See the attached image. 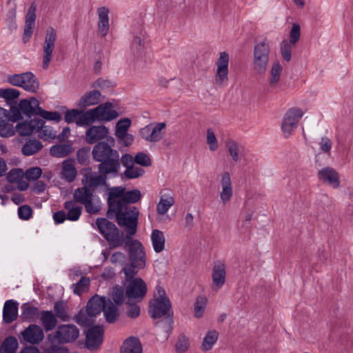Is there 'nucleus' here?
Wrapping results in <instances>:
<instances>
[{"instance_id": "a211bd4d", "label": "nucleus", "mask_w": 353, "mask_h": 353, "mask_svg": "<svg viewBox=\"0 0 353 353\" xmlns=\"http://www.w3.org/2000/svg\"><path fill=\"white\" fill-rule=\"evenodd\" d=\"M21 335L28 343L37 345L44 339L43 329L38 325L31 324L21 332Z\"/></svg>"}, {"instance_id": "6e6552de", "label": "nucleus", "mask_w": 353, "mask_h": 353, "mask_svg": "<svg viewBox=\"0 0 353 353\" xmlns=\"http://www.w3.org/2000/svg\"><path fill=\"white\" fill-rule=\"evenodd\" d=\"M79 336V330L72 324L61 325L55 332L48 335L50 343H68L74 341Z\"/></svg>"}, {"instance_id": "6e6d98bb", "label": "nucleus", "mask_w": 353, "mask_h": 353, "mask_svg": "<svg viewBox=\"0 0 353 353\" xmlns=\"http://www.w3.org/2000/svg\"><path fill=\"white\" fill-rule=\"evenodd\" d=\"M206 142L210 151H216L219 148L218 140L212 129L209 128L206 134Z\"/></svg>"}, {"instance_id": "20e7f679", "label": "nucleus", "mask_w": 353, "mask_h": 353, "mask_svg": "<svg viewBox=\"0 0 353 353\" xmlns=\"http://www.w3.org/2000/svg\"><path fill=\"white\" fill-rule=\"evenodd\" d=\"M118 117L119 114L114 109L113 105L110 102H105L84 112L77 121V125L89 126L95 121L108 122Z\"/></svg>"}, {"instance_id": "a19ab883", "label": "nucleus", "mask_w": 353, "mask_h": 353, "mask_svg": "<svg viewBox=\"0 0 353 353\" xmlns=\"http://www.w3.org/2000/svg\"><path fill=\"white\" fill-rule=\"evenodd\" d=\"M219 333L216 330H210L208 332L201 344L202 350L204 351L211 350L217 341Z\"/></svg>"}, {"instance_id": "ddd939ff", "label": "nucleus", "mask_w": 353, "mask_h": 353, "mask_svg": "<svg viewBox=\"0 0 353 353\" xmlns=\"http://www.w3.org/2000/svg\"><path fill=\"white\" fill-rule=\"evenodd\" d=\"M230 57L225 52L219 53V57L216 61V71L214 77V82L220 88L225 86L228 83V65Z\"/></svg>"}, {"instance_id": "9d476101", "label": "nucleus", "mask_w": 353, "mask_h": 353, "mask_svg": "<svg viewBox=\"0 0 353 353\" xmlns=\"http://www.w3.org/2000/svg\"><path fill=\"white\" fill-rule=\"evenodd\" d=\"M304 114V111L299 108H290L285 114L282 124L281 130L284 137L288 138L297 128L300 119Z\"/></svg>"}, {"instance_id": "393cba45", "label": "nucleus", "mask_w": 353, "mask_h": 353, "mask_svg": "<svg viewBox=\"0 0 353 353\" xmlns=\"http://www.w3.org/2000/svg\"><path fill=\"white\" fill-rule=\"evenodd\" d=\"M18 305L19 303L10 299L4 303L3 308V322L10 324L17 320L18 316Z\"/></svg>"}, {"instance_id": "f257e3e1", "label": "nucleus", "mask_w": 353, "mask_h": 353, "mask_svg": "<svg viewBox=\"0 0 353 353\" xmlns=\"http://www.w3.org/2000/svg\"><path fill=\"white\" fill-rule=\"evenodd\" d=\"M141 198V193L137 189L126 191L124 187L117 186L108 190V215L115 216L118 225L125 229L126 235L132 236L137 232L139 211L130 204L138 202Z\"/></svg>"}, {"instance_id": "bf43d9fd", "label": "nucleus", "mask_w": 353, "mask_h": 353, "mask_svg": "<svg viewBox=\"0 0 353 353\" xmlns=\"http://www.w3.org/2000/svg\"><path fill=\"white\" fill-rule=\"evenodd\" d=\"M189 339L184 335L179 336L176 343V351L178 353H184L189 348Z\"/></svg>"}, {"instance_id": "423d86ee", "label": "nucleus", "mask_w": 353, "mask_h": 353, "mask_svg": "<svg viewBox=\"0 0 353 353\" xmlns=\"http://www.w3.org/2000/svg\"><path fill=\"white\" fill-rule=\"evenodd\" d=\"M96 225L111 248H116L123 244L125 237L120 234L114 223L105 218H98L96 221Z\"/></svg>"}, {"instance_id": "774afa93", "label": "nucleus", "mask_w": 353, "mask_h": 353, "mask_svg": "<svg viewBox=\"0 0 353 353\" xmlns=\"http://www.w3.org/2000/svg\"><path fill=\"white\" fill-rule=\"evenodd\" d=\"M51 345L43 350V353H68V350L63 346L57 345V343H50Z\"/></svg>"}, {"instance_id": "2eb2a0df", "label": "nucleus", "mask_w": 353, "mask_h": 353, "mask_svg": "<svg viewBox=\"0 0 353 353\" xmlns=\"http://www.w3.org/2000/svg\"><path fill=\"white\" fill-rule=\"evenodd\" d=\"M85 132V141L88 144H94L101 142L102 140L109 139V129L103 125H89Z\"/></svg>"}, {"instance_id": "dca6fc26", "label": "nucleus", "mask_w": 353, "mask_h": 353, "mask_svg": "<svg viewBox=\"0 0 353 353\" xmlns=\"http://www.w3.org/2000/svg\"><path fill=\"white\" fill-rule=\"evenodd\" d=\"M104 330L101 325L89 328L85 333V345L90 350H97L103 340Z\"/></svg>"}, {"instance_id": "5fc2aeb1", "label": "nucleus", "mask_w": 353, "mask_h": 353, "mask_svg": "<svg viewBox=\"0 0 353 353\" xmlns=\"http://www.w3.org/2000/svg\"><path fill=\"white\" fill-rule=\"evenodd\" d=\"M92 317L88 316L86 311H80L75 317V321L80 325L88 327L93 323Z\"/></svg>"}, {"instance_id": "69168bd1", "label": "nucleus", "mask_w": 353, "mask_h": 353, "mask_svg": "<svg viewBox=\"0 0 353 353\" xmlns=\"http://www.w3.org/2000/svg\"><path fill=\"white\" fill-rule=\"evenodd\" d=\"M300 26L297 23H294L290 32V40L288 41L296 45L300 39Z\"/></svg>"}, {"instance_id": "a18cd8bd", "label": "nucleus", "mask_w": 353, "mask_h": 353, "mask_svg": "<svg viewBox=\"0 0 353 353\" xmlns=\"http://www.w3.org/2000/svg\"><path fill=\"white\" fill-rule=\"evenodd\" d=\"M145 174V170L134 164L127 169L123 173V176L128 179H134L141 177Z\"/></svg>"}, {"instance_id": "cd10ccee", "label": "nucleus", "mask_w": 353, "mask_h": 353, "mask_svg": "<svg viewBox=\"0 0 353 353\" xmlns=\"http://www.w3.org/2000/svg\"><path fill=\"white\" fill-rule=\"evenodd\" d=\"M225 147L232 161L236 163L239 162L245 155L243 146L234 139H228L225 141Z\"/></svg>"}, {"instance_id": "1a4fd4ad", "label": "nucleus", "mask_w": 353, "mask_h": 353, "mask_svg": "<svg viewBox=\"0 0 353 353\" xmlns=\"http://www.w3.org/2000/svg\"><path fill=\"white\" fill-rule=\"evenodd\" d=\"M8 82L14 86L21 87L28 92H34L39 86V83L31 72L14 74L8 77Z\"/></svg>"}, {"instance_id": "49530a36", "label": "nucleus", "mask_w": 353, "mask_h": 353, "mask_svg": "<svg viewBox=\"0 0 353 353\" xmlns=\"http://www.w3.org/2000/svg\"><path fill=\"white\" fill-rule=\"evenodd\" d=\"M208 303V299L205 296H199L197 297L194 307V316L196 318L203 316Z\"/></svg>"}, {"instance_id": "f704fd0d", "label": "nucleus", "mask_w": 353, "mask_h": 353, "mask_svg": "<svg viewBox=\"0 0 353 353\" xmlns=\"http://www.w3.org/2000/svg\"><path fill=\"white\" fill-rule=\"evenodd\" d=\"M151 241L154 250L157 253L161 252L165 248V236L162 231L155 229L151 234Z\"/></svg>"}, {"instance_id": "7ed1b4c3", "label": "nucleus", "mask_w": 353, "mask_h": 353, "mask_svg": "<svg viewBox=\"0 0 353 353\" xmlns=\"http://www.w3.org/2000/svg\"><path fill=\"white\" fill-rule=\"evenodd\" d=\"M155 298L150 303L149 313L153 319L164 316L163 321L158 323L162 330L168 332L172 330L173 319L170 312L172 305L163 288L157 285L155 288Z\"/></svg>"}, {"instance_id": "c756f323", "label": "nucleus", "mask_w": 353, "mask_h": 353, "mask_svg": "<svg viewBox=\"0 0 353 353\" xmlns=\"http://www.w3.org/2000/svg\"><path fill=\"white\" fill-rule=\"evenodd\" d=\"M77 171L74 166V161L72 159H66L62 163V170L60 173L61 179L67 182L71 183L74 181L77 177Z\"/></svg>"}, {"instance_id": "603ef678", "label": "nucleus", "mask_w": 353, "mask_h": 353, "mask_svg": "<svg viewBox=\"0 0 353 353\" xmlns=\"http://www.w3.org/2000/svg\"><path fill=\"white\" fill-rule=\"evenodd\" d=\"M16 127L12 123L9 122V120H6L4 122L0 123V136L3 137H10L14 134Z\"/></svg>"}, {"instance_id": "e2e57ef3", "label": "nucleus", "mask_w": 353, "mask_h": 353, "mask_svg": "<svg viewBox=\"0 0 353 353\" xmlns=\"http://www.w3.org/2000/svg\"><path fill=\"white\" fill-rule=\"evenodd\" d=\"M38 113L39 116L41 117L42 118L46 120L59 122L61 119V114L57 112H49L44 110L41 108V111H40V112Z\"/></svg>"}, {"instance_id": "39448f33", "label": "nucleus", "mask_w": 353, "mask_h": 353, "mask_svg": "<svg viewBox=\"0 0 353 353\" xmlns=\"http://www.w3.org/2000/svg\"><path fill=\"white\" fill-rule=\"evenodd\" d=\"M270 41L264 38L257 42L253 48L252 69L255 74L264 75L270 63Z\"/></svg>"}, {"instance_id": "bb28decb", "label": "nucleus", "mask_w": 353, "mask_h": 353, "mask_svg": "<svg viewBox=\"0 0 353 353\" xmlns=\"http://www.w3.org/2000/svg\"><path fill=\"white\" fill-rule=\"evenodd\" d=\"M19 108L23 113L29 117L34 115H39L38 112L41 111L39 101L33 97L30 100H21L19 103Z\"/></svg>"}, {"instance_id": "4468645a", "label": "nucleus", "mask_w": 353, "mask_h": 353, "mask_svg": "<svg viewBox=\"0 0 353 353\" xmlns=\"http://www.w3.org/2000/svg\"><path fill=\"white\" fill-rule=\"evenodd\" d=\"M145 282L141 278H135L130 281L125 289V295L129 301L139 302L147 293Z\"/></svg>"}, {"instance_id": "338daca9", "label": "nucleus", "mask_w": 353, "mask_h": 353, "mask_svg": "<svg viewBox=\"0 0 353 353\" xmlns=\"http://www.w3.org/2000/svg\"><path fill=\"white\" fill-rule=\"evenodd\" d=\"M32 210L31 208L27 205L20 206L18 208L19 217L22 220H28L32 216Z\"/></svg>"}, {"instance_id": "7c9ffc66", "label": "nucleus", "mask_w": 353, "mask_h": 353, "mask_svg": "<svg viewBox=\"0 0 353 353\" xmlns=\"http://www.w3.org/2000/svg\"><path fill=\"white\" fill-rule=\"evenodd\" d=\"M120 353H143L142 345L137 338L129 337L124 341Z\"/></svg>"}, {"instance_id": "b1692460", "label": "nucleus", "mask_w": 353, "mask_h": 353, "mask_svg": "<svg viewBox=\"0 0 353 353\" xmlns=\"http://www.w3.org/2000/svg\"><path fill=\"white\" fill-rule=\"evenodd\" d=\"M106 305V299L97 294L93 296L88 302L86 312L90 316H96L103 311Z\"/></svg>"}, {"instance_id": "052dcab7", "label": "nucleus", "mask_w": 353, "mask_h": 353, "mask_svg": "<svg viewBox=\"0 0 353 353\" xmlns=\"http://www.w3.org/2000/svg\"><path fill=\"white\" fill-rule=\"evenodd\" d=\"M84 112L79 109H72L70 110H68L65 114V121L68 123H72L78 120V119L81 117V115Z\"/></svg>"}, {"instance_id": "680f3d73", "label": "nucleus", "mask_w": 353, "mask_h": 353, "mask_svg": "<svg viewBox=\"0 0 353 353\" xmlns=\"http://www.w3.org/2000/svg\"><path fill=\"white\" fill-rule=\"evenodd\" d=\"M54 312L58 318L63 321H67L70 319V317L63 307V305L61 302H57L54 306Z\"/></svg>"}, {"instance_id": "de8ad7c7", "label": "nucleus", "mask_w": 353, "mask_h": 353, "mask_svg": "<svg viewBox=\"0 0 353 353\" xmlns=\"http://www.w3.org/2000/svg\"><path fill=\"white\" fill-rule=\"evenodd\" d=\"M131 125V121L128 118H123L120 119L116 125L115 136L117 137H121L125 133Z\"/></svg>"}, {"instance_id": "4d7b16f0", "label": "nucleus", "mask_w": 353, "mask_h": 353, "mask_svg": "<svg viewBox=\"0 0 353 353\" xmlns=\"http://www.w3.org/2000/svg\"><path fill=\"white\" fill-rule=\"evenodd\" d=\"M20 92L14 88H0V97L6 100H14L19 97Z\"/></svg>"}, {"instance_id": "6ab92c4d", "label": "nucleus", "mask_w": 353, "mask_h": 353, "mask_svg": "<svg viewBox=\"0 0 353 353\" xmlns=\"http://www.w3.org/2000/svg\"><path fill=\"white\" fill-rule=\"evenodd\" d=\"M318 178L323 183L338 188L340 185V179L338 172L332 168L325 167L319 170Z\"/></svg>"}, {"instance_id": "4c0bfd02", "label": "nucleus", "mask_w": 353, "mask_h": 353, "mask_svg": "<svg viewBox=\"0 0 353 353\" xmlns=\"http://www.w3.org/2000/svg\"><path fill=\"white\" fill-rule=\"evenodd\" d=\"M19 343L14 336L6 338L0 346V353H17Z\"/></svg>"}, {"instance_id": "13d9d810", "label": "nucleus", "mask_w": 353, "mask_h": 353, "mask_svg": "<svg viewBox=\"0 0 353 353\" xmlns=\"http://www.w3.org/2000/svg\"><path fill=\"white\" fill-rule=\"evenodd\" d=\"M39 137L40 139L44 141H49L50 139H53L56 137V132L54 131L49 126L43 125L42 128H40Z\"/></svg>"}, {"instance_id": "ea45409f", "label": "nucleus", "mask_w": 353, "mask_h": 353, "mask_svg": "<svg viewBox=\"0 0 353 353\" xmlns=\"http://www.w3.org/2000/svg\"><path fill=\"white\" fill-rule=\"evenodd\" d=\"M104 316L108 323H114L119 316L117 307L111 301H106V305L103 310Z\"/></svg>"}, {"instance_id": "58836bf2", "label": "nucleus", "mask_w": 353, "mask_h": 353, "mask_svg": "<svg viewBox=\"0 0 353 353\" xmlns=\"http://www.w3.org/2000/svg\"><path fill=\"white\" fill-rule=\"evenodd\" d=\"M93 195L91 190L83 186V188H79L74 190L73 201L77 203H80L84 205Z\"/></svg>"}, {"instance_id": "aec40b11", "label": "nucleus", "mask_w": 353, "mask_h": 353, "mask_svg": "<svg viewBox=\"0 0 353 353\" xmlns=\"http://www.w3.org/2000/svg\"><path fill=\"white\" fill-rule=\"evenodd\" d=\"M221 192L220 199L223 205L228 203L233 196V188L231 175L228 172H224L221 174L220 179Z\"/></svg>"}, {"instance_id": "c85d7f7f", "label": "nucleus", "mask_w": 353, "mask_h": 353, "mask_svg": "<svg viewBox=\"0 0 353 353\" xmlns=\"http://www.w3.org/2000/svg\"><path fill=\"white\" fill-rule=\"evenodd\" d=\"M35 8L31 7L26 17V24L23 35V41L24 43L29 41L32 35L33 29L35 24Z\"/></svg>"}, {"instance_id": "412c9836", "label": "nucleus", "mask_w": 353, "mask_h": 353, "mask_svg": "<svg viewBox=\"0 0 353 353\" xmlns=\"http://www.w3.org/2000/svg\"><path fill=\"white\" fill-rule=\"evenodd\" d=\"M107 174H102L92 172L90 170L87 171L82 179V183L84 187L94 190L99 186L105 184Z\"/></svg>"}, {"instance_id": "09e8293b", "label": "nucleus", "mask_w": 353, "mask_h": 353, "mask_svg": "<svg viewBox=\"0 0 353 353\" xmlns=\"http://www.w3.org/2000/svg\"><path fill=\"white\" fill-rule=\"evenodd\" d=\"M295 45L283 39L280 44L281 54L285 61H290L292 57V50Z\"/></svg>"}, {"instance_id": "3c124183", "label": "nucleus", "mask_w": 353, "mask_h": 353, "mask_svg": "<svg viewBox=\"0 0 353 353\" xmlns=\"http://www.w3.org/2000/svg\"><path fill=\"white\" fill-rule=\"evenodd\" d=\"M134 160L136 165L141 167H150L152 165L150 155L144 152H137L134 157Z\"/></svg>"}, {"instance_id": "e433bc0d", "label": "nucleus", "mask_w": 353, "mask_h": 353, "mask_svg": "<svg viewBox=\"0 0 353 353\" xmlns=\"http://www.w3.org/2000/svg\"><path fill=\"white\" fill-rule=\"evenodd\" d=\"M43 148L42 143L37 139H29L23 145L21 152L26 156H31L39 151Z\"/></svg>"}, {"instance_id": "5701e85b", "label": "nucleus", "mask_w": 353, "mask_h": 353, "mask_svg": "<svg viewBox=\"0 0 353 353\" xmlns=\"http://www.w3.org/2000/svg\"><path fill=\"white\" fill-rule=\"evenodd\" d=\"M110 10L105 6L100 7L97 9L98 15V32L100 36L105 37L107 35L110 29Z\"/></svg>"}, {"instance_id": "f3484780", "label": "nucleus", "mask_w": 353, "mask_h": 353, "mask_svg": "<svg viewBox=\"0 0 353 353\" xmlns=\"http://www.w3.org/2000/svg\"><path fill=\"white\" fill-rule=\"evenodd\" d=\"M212 290L218 292L225 283L226 281V266L221 262L214 263L212 272Z\"/></svg>"}, {"instance_id": "4be33fe9", "label": "nucleus", "mask_w": 353, "mask_h": 353, "mask_svg": "<svg viewBox=\"0 0 353 353\" xmlns=\"http://www.w3.org/2000/svg\"><path fill=\"white\" fill-rule=\"evenodd\" d=\"M44 121L41 119H33L30 121H26L19 123L16 126V130L21 136L30 135L34 132H39L41 128L43 127Z\"/></svg>"}, {"instance_id": "a878e982", "label": "nucleus", "mask_w": 353, "mask_h": 353, "mask_svg": "<svg viewBox=\"0 0 353 353\" xmlns=\"http://www.w3.org/2000/svg\"><path fill=\"white\" fill-rule=\"evenodd\" d=\"M101 94L97 90H92L85 93L77 101V105L80 109L98 104L101 101Z\"/></svg>"}, {"instance_id": "9b49d317", "label": "nucleus", "mask_w": 353, "mask_h": 353, "mask_svg": "<svg viewBox=\"0 0 353 353\" xmlns=\"http://www.w3.org/2000/svg\"><path fill=\"white\" fill-rule=\"evenodd\" d=\"M165 129V122L150 123L139 130V134L145 141L157 143L163 139Z\"/></svg>"}, {"instance_id": "0eeeda50", "label": "nucleus", "mask_w": 353, "mask_h": 353, "mask_svg": "<svg viewBox=\"0 0 353 353\" xmlns=\"http://www.w3.org/2000/svg\"><path fill=\"white\" fill-rule=\"evenodd\" d=\"M123 243L128 248L130 263L138 270L143 269L145 266L146 256L142 243L129 235H125Z\"/></svg>"}, {"instance_id": "864d4df0", "label": "nucleus", "mask_w": 353, "mask_h": 353, "mask_svg": "<svg viewBox=\"0 0 353 353\" xmlns=\"http://www.w3.org/2000/svg\"><path fill=\"white\" fill-rule=\"evenodd\" d=\"M90 280L87 277H82L77 283L73 284L74 293L80 295L86 292L90 286Z\"/></svg>"}, {"instance_id": "f03ea898", "label": "nucleus", "mask_w": 353, "mask_h": 353, "mask_svg": "<svg viewBox=\"0 0 353 353\" xmlns=\"http://www.w3.org/2000/svg\"><path fill=\"white\" fill-rule=\"evenodd\" d=\"M92 154L94 161L100 162L98 170L101 174H117L121 167L119 153L107 142L97 143L93 147Z\"/></svg>"}, {"instance_id": "c03bdc74", "label": "nucleus", "mask_w": 353, "mask_h": 353, "mask_svg": "<svg viewBox=\"0 0 353 353\" xmlns=\"http://www.w3.org/2000/svg\"><path fill=\"white\" fill-rule=\"evenodd\" d=\"M101 203L99 198L93 195L83 205L88 213L97 214L101 208Z\"/></svg>"}, {"instance_id": "2f4dec72", "label": "nucleus", "mask_w": 353, "mask_h": 353, "mask_svg": "<svg viewBox=\"0 0 353 353\" xmlns=\"http://www.w3.org/2000/svg\"><path fill=\"white\" fill-rule=\"evenodd\" d=\"M64 208L67 211V219L72 221L79 220L81 212L82 207L78 205L74 201H68L64 203Z\"/></svg>"}, {"instance_id": "473e14b6", "label": "nucleus", "mask_w": 353, "mask_h": 353, "mask_svg": "<svg viewBox=\"0 0 353 353\" xmlns=\"http://www.w3.org/2000/svg\"><path fill=\"white\" fill-rule=\"evenodd\" d=\"M283 67L278 60L274 61L270 70L269 84L271 88H275L281 80Z\"/></svg>"}, {"instance_id": "f8f14e48", "label": "nucleus", "mask_w": 353, "mask_h": 353, "mask_svg": "<svg viewBox=\"0 0 353 353\" xmlns=\"http://www.w3.org/2000/svg\"><path fill=\"white\" fill-rule=\"evenodd\" d=\"M57 39V34L56 30L52 27L48 28L46 30L43 44L42 67L44 70L48 69L50 66Z\"/></svg>"}, {"instance_id": "79ce46f5", "label": "nucleus", "mask_w": 353, "mask_h": 353, "mask_svg": "<svg viewBox=\"0 0 353 353\" xmlns=\"http://www.w3.org/2000/svg\"><path fill=\"white\" fill-rule=\"evenodd\" d=\"M143 37V34L141 30L134 35L131 43V50L136 55L140 54L143 50L144 41Z\"/></svg>"}, {"instance_id": "72a5a7b5", "label": "nucleus", "mask_w": 353, "mask_h": 353, "mask_svg": "<svg viewBox=\"0 0 353 353\" xmlns=\"http://www.w3.org/2000/svg\"><path fill=\"white\" fill-rule=\"evenodd\" d=\"M40 322L46 332L53 330L57 323L56 316L48 310L40 313Z\"/></svg>"}, {"instance_id": "8fccbe9b", "label": "nucleus", "mask_w": 353, "mask_h": 353, "mask_svg": "<svg viewBox=\"0 0 353 353\" xmlns=\"http://www.w3.org/2000/svg\"><path fill=\"white\" fill-rule=\"evenodd\" d=\"M21 310V316L25 320L32 321L39 315V310L36 307L23 305Z\"/></svg>"}, {"instance_id": "0e129e2a", "label": "nucleus", "mask_w": 353, "mask_h": 353, "mask_svg": "<svg viewBox=\"0 0 353 353\" xmlns=\"http://www.w3.org/2000/svg\"><path fill=\"white\" fill-rule=\"evenodd\" d=\"M42 174V170L39 167H33L26 171L25 176L29 181L37 180Z\"/></svg>"}, {"instance_id": "c9c22d12", "label": "nucleus", "mask_w": 353, "mask_h": 353, "mask_svg": "<svg viewBox=\"0 0 353 353\" xmlns=\"http://www.w3.org/2000/svg\"><path fill=\"white\" fill-rule=\"evenodd\" d=\"M72 152V147L70 144H56L50 147V154L56 158H63Z\"/></svg>"}, {"instance_id": "37998d69", "label": "nucleus", "mask_w": 353, "mask_h": 353, "mask_svg": "<svg viewBox=\"0 0 353 353\" xmlns=\"http://www.w3.org/2000/svg\"><path fill=\"white\" fill-rule=\"evenodd\" d=\"M174 204V198L168 196L167 198L161 197L157 205V212L158 214H165L169 209Z\"/></svg>"}]
</instances>
